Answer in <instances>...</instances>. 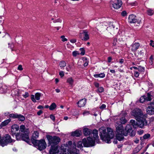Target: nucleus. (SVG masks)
<instances>
[{"label": "nucleus", "instance_id": "obj_1", "mask_svg": "<svg viewBox=\"0 0 154 154\" xmlns=\"http://www.w3.org/2000/svg\"><path fill=\"white\" fill-rule=\"evenodd\" d=\"M119 122H117L115 125L116 130V138L117 140L121 141L124 139L123 136H126L127 133H124V130L122 126V124H125L127 121L124 117H122L120 119Z\"/></svg>", "mask_w": 154, "mask_h": 154}, {"label": "nucleus", "instance_id": "obj_2", "mask_svg": "<svg viewBox=\"0 0 154 154\" xmlns=\"http://www.w3.org/2000/svg\"><path fill=\"white\" fill-rule=\"evenodd\" d=\"M107 132L106 128L102 127L100 129V136L102 140L105 142L109 143L110 139L114 137V134L112 130L110 128H107Z\"/></svg>", "mask_w": 154, "mask_h": 154}, {"label": "nucleus", "instance_id": "obj_3", "mask_svg": "<svg viewBox=\"0 0 154 154\" xmlns=\"http://www.w3.org/2000/svg\"><path fill=\"white\" fill-rule=\"evenodd\" d=\"M92 134L93 135V138L89 137L86 139L84 138L83 139V145L85 147H88L94 146L95 142H98L99 137L98 135V131L96 129L93 130Z\"/></svg>", "mask_w": 154, "mask_h": 154}, {"label": "nucleus", "instance_id": "obj_4", "mask_svg": "<svg viewBox=\"0 0 154 154\" xmlns=\"http://www.w3.org/2000/svg\"><path fill=\"white\" fill-rule=\"evenodd\" d=\"M61 146L60 149L57 146H51L49 151L50 154H68V151H66V148H63Z\"/></svg>", "mask_w": 154, "mask_h": 154}, {"label": "nucleus", "instance_id": "obj_5", "mask_svg": "<svg viewBox=\"0 0 154 154\" xmlns=\"http://www.w3.org/2000/svg\"><path fill=\"white\" fill-rule=\"evenodd\" d=\"M32 143L40 150L44 149L46 147L47 144L45 141L43 139L39 140H32Z\"/></svg>", "mask_w": 154, "mask_h": 154}, {"label": "nucleus", "instance_id": "obj_6", "mask_svg": "<svg viewBox=\"0 0 154 154\" xmlns=\"http://www.w3.org/2000/svg\"><path fill=\"white\" fill-rule=\"evenodd\" d=\"M46 137L48 141V143L51 146H57L56 145L60 141V138L56 136L52 137L49 135L47 136Z\"/></svg>", "mask_w": 154, "mask_h": 154}, {"label": "nucleus", "instance_id": "obj_7", "mask_svg": "<svg viewBox=\"0 0 154 154\" xmlns=\"http://www.w3.org/2000/svg\"><path fill=\"white\" fill-rule=\"evenodd\" d=\"M131 115L134 116L136 120H137L143 116V114L140 109L136 108L132 111Z\"/></svg>", "mask_w": 154, "mask_h": 154}, {"label": "nucleus", "instance_id": "obj_8", "mask_svg": "<svg viewBox=\"0 0 154 154\" xmlns=\"http://www.w3.org/2000/svg\"><path fill=\"white\" fill-rule=\"evenodd\" d=\"M111 6L115 9H118L122 6V2L121 0H112L110 2Z\"/></svg>", "mask_w": 154, "mask_h": 154}, {"label": "nucleus", "instance_id": "obj_9", "mask_svg": "<svg viewBox=\"0 0 154 154\" xmlns=\"http://www.w3.org/2000/svg\"><path fill=\"white\" fill-rule=\"evenodd\" d=\"M128 22L130 23H137V24H140L141 22V20L140 18H137L135 15L134 14H131L129 16Z\"/></svg>", "mask_w": 154, "mask_h": 154}, {"label": "nucleus", "instance_id": "obj_10", "mask_svg": "<svg viewBox=\"0 0 154 154\" xmlns=\"http://www.w3.org/2000/svg\"><path fill=\"white\" fill-rule=\"evenodd\" d=\"M3 143H2V146H4L8 143L14 142V140H12L9 135H6V136L3 137Z\"/></svg>", "mask_w": 154, "mask_h": 154}, {"label": "nucleus", "instance_id": "obj_11", "mask_svg": "<svg viewBox=\"0 0 154 154\" xmlns=\"http://www.w3.org/2000/svg\"><path fill=\"white\" fill-rule=\"evenodd\" d=\"M138 123V127L142 128L144 126L147 124V122L146 119L143 117H141L137 120Z\"/></svg>", "mask_w": 154, "mask_h": 154}, {"label": "nucleus", "instance_id": "obj_12", "mask_svg": "<svg viewBox=\"0 0 154 154\" xmlns=\"http://www.w3.org/2000/svg\"><path fill=\"white\" fill-rule=\"evenodd\" d=\"M43 95L41 93L37 92L35 94V95H31V98L32 100L34 103L36 102V100H38L40 99V97Z\"/></svg>", "mask_w": 154, "mask_h": 154}, {"label": "nucleus", "instance_id": "obj_13", "mask_svg": "<svg viewBox=\"0 0 154 154\" xmlns=\"http://www.w3.org/2000/svg\"><path fill=\"white\" fill-rule=\"evenodd\" d=\"M80 37L84 41H87L89 38V35L87 32L84 31L80 34Z\"/></svg>", "mask_w": 154, "mask_h": 154}, {"label": "nucleus", "instance_id": "obj_14", "mask_svg": "<svg viewBox=\"0 0 154 154\" xmlns=\"http://www.w3.org/2000/svg\"><path fill=\"white\" fill-rule=\"evenodd\" d=\"M146 112L150 115L154 114V103H151L150 105L146 109Z\"/></svg>", "mask_w": 154, "mask_h": 154}, {"label": "nucleus", "instance_id": "obj_15", "mask_svg": "<svg viewBox=\"0 0 154 154\" xmlns=\"http://www.w3.org/2000/svg\"><path fill=\"white\" fill-rule=\"evenodd\" d=\"M21 139L27 143L29 142V133L27 131L24 132L21 134Z\"/></svg>", "mask_w": 154, "mask_h": 154}, {"label": "nucleus", "instance_id": "obj_16", "mask_svg": "<svg viewBox=\"0 0 154 154\" xmlns=\"http://www.w3.org/2000/svg\"><path fill=\"white\" fill-rule=\"evenodd\" d=\"M151 100V95L149 93H147V96H143L141 97L140 100V101L141 103H143L145 100L150 101Z\"/></svg>", "mask_w": 154, "mask_h": 154}, {"label": "nucleus", "instance_id": "obj_17", "mask_svg": "<svg viewBox=\"0 0 154 154\" xmlns=\"http://www.w3.org/2000/svg\"><path fill=\"white\" fill-rule=\"evenodd\" d=\"M19 129V126L16 124H14L11 127V132L12 135L15 134L16 132Z\"/></svg>", "mask_w": 154, "mask_h": 154}, {"label": "nucleus", "instance_id": "obj_18", "mask_svg": "<svg viewBox=\"0 0 154 154\" xmlns=\"http://www.w3.org/2000/svg\"><path fill=\"white\" fill-rule=\"evenodd\" d=\"M140 45L139 43L135 42L133 43L131 45V51L134 52L139 48Z\"/></svg>", "mask_w": 154, "mask_h": 154}, {"label": "nucleus", "instance_id": "obj_19", "mask_svg": "<svg viewBox=\"0 0 154 154\" xmlns=\"http://www.w3.org/2000/svg\"><path fill=\"white\" fill-rule=\"evenodd\" d=\"M82 143L83 144V141L82 142L81 141H79L77 143V146H76V143L75 142H74L72 144L73 149H75L76 146H77V147L80 149L82 148L83 147L82 145Z\"/></svg>", "mask_w": 154, "mask_h": 154}, {"label": "nucleus", "instance_id": "obj_20", "mask_svg": "<svg viewBox=\"0 0 154 154\" xmlns=\"http://www.w3.org/2000/svg\"><path fill=\"white\" fill-rule=\"evenodd\" d=\"M86 100L85 99L80 100L77 103L78 106L79 107H82L84 106L86 103Z\"/></svg>", "mask_w": 154, "mask_h": 154}, {"label": "nucleus", "instance_id": "obj_21", "mask_svg": "<svg viewBox=\"0 0 154 154\" xmlns=\"http://www.w3.org/2000/svg\"><path fill=\"white\" fill-rule=\"evenodd\" d=\"M91 130L86 127H84L83 132L85 136H87L89 135L91 133Z\"/></svg>", "mask_w": 154, "mask_h": 154}, {"label": "nucleus", "instance_id": "obj_22", "mask_svg": "<svg viewBox=\"0 0 154 154\" xmlns=\"http://www.w3.org/2000/svg\"><path fill=\"white\" fill-rule=\"evenodd\" d=\"M82 131H81L76 130L75 131L72 132L71 133V135L73 136L78 137L81 135Z\"/></svg>", "mask_w": 154, "mask_h": 154}, {"label": "nucleus", "instance_id": "obj_23", "mask_svg": "<svg viewBox=\"0 0 154 154\" xmlns=\"http://www.w3.org/2000/svg\"><path fill=\"white\" fill-rule=\"evenodd\" d=\"M39 137V133L37 131H35L33 133L32 135V137L31 139L32 143V140H35V139H37Z\"/></svg>", "mask_w": 154, "mask_h": 154}, {"label": "nucleus", "instance_id": "obj_24", "mask_svg": "<svg viewBox=\"0 0 154 154\" xmlns=\"http://www.w3.org/2000/svg\"><path fill=\"white\" fill-rule=\"evenodd\" d=\"M74 82V79L72 77L68 78L66 80V82L70 85L72 86L73 85Z\"/></svg>", "mask_w": 154, "mask_h": 154}, {"label": "nucleus", "instance_id": "obj_25", "mask_svg": "<svg viewBox=\"0 0 154 154\" xmlns=\"http://www.w3.org/2000/svg\"><path fill=\"white\" fill-rule=\"evenodd\" d=\"M130 123L133 126L134 128H136L138 127V122H136L134 120H131Z\"/></svg>", "mask_w": 154, "mask_h": 154}, {"label": "nucleus", "instance_id": "obj_26", "mask_svg": "<svg viewBox=\"0 0 154 154\" xmlns=\"http://www.w3.org/2000/svg\"><path fill=\"white\" fill-rule=\"evenodd\" d=\"M11 120L10 119L6 120L4 122H2L1 124V126L2 127L6 126L11 122Z\"/></svg>", "mask_w": 154, "mask_h": 154}, {"label": "nucleus", "instance_id": "obj_27", "mask_svg": "<svg viewBox=\"0 0 154 154\" xmlns=\"http://www.w3.org/2000/svg\"><path fill=\"white\" fill-rule=\"evenodd\" d=\"M17 119H18V120L19 121H24L25 119V118L24 116L21 115V114L18 115L17 114Z\"/></svg>", "mask_w": 154, "mask_h": 154}, {"label": "nucleus", "instance_id": "obj_28", "mask_svg": "<svg viewBox=\"0 0 154 154\" xmlns=\"http://www.w3.org/2000/svg\"><path fill=\"white\" fill-rule=\"evenodd\" d=\"M67 145L68 146L69 149H66V148H66V151L67 150L68 152H68L69 151H70L71 150V146L72 145V142L70 141H69L68 142V144ZM68 154H69L68 153Z\"/></svg>", "mask_w": 154, "mask_h": 154}, {"label": "nucleus", "instance_id": "obj_29", "mask_svg": "<svg viewBox=\"0 0 154 154\" xmlns=\"http://www.w3.org/2000/svg\"><path fill=\"white\" fill-rule=\"evenodd\" d=\"M66 65V63L64 61H61L59 63V66L62 69V68L65 67Z\"/></svg>", "mask_w": 154, "mask_h": 154}, {"label": "nucleus", "instance_id": "obj_30", "mask_svg": "<svg viewBox=\"0 0 154 154\" xmlns=\"http://www.w3.org/2000/svg\"><path fill=\"white\" fill-rule=\"evenodd\" d=\"M57 107L56 105L54 103H52L49 107V109L50 110H53Z\"/></svg>", "mask_w": 154, "mask_h": 154}, {"label": "nucleus", "instance_id": "obj_31", "mask_svg": "<svg viewBox=\"0 0 154 154\" xmlns=\"http://www.w3.org/2000/svg\"><path fill=\"white\" fill-rule=\"evenodd\" d=\"M154 13V11L153 10L150 9H148L147 10V14L150 16H151Z\"/></svg>", "mask_w": 154, "mask_h": 154}, {"label": "nucleus", "instance_id": "obj_32", "mask_svg": "<svg viewBox=\"0 0 154 154\" xmlns=\"http://www.w3.org/2000/svg\"><path fill=\"white\" fill-rule=\"evenodd\" d=\"M14 92V95L15 96H19L20 95L19 94V90L18 89H16L14 91H12V93L13 94V92Z\"/></svg>", "mask_w": 154, "mask_h": 154}, {"label": "nucleus", "instance_id": "obj_33", "mask_svg": "<svg viewBox=\"0 0 154 154\" xmlns=\"http://www.w3.org/2000/svg\"><path fill=\"white\" fill-rule=\"evenodd\" d=\"M17 114L16 113H15V114L12 113V114H10L9 115V116L10 118H17Z\"/></svg>", "mask_w": 154, "mask_h": 154}, {"label": "nucleus", "instance_id": "obj_34", "mask_svg": "<svg viewBox=\"0 0 154 154\" xmlns=\"http://www.w3.org/2000/svg\"><path fill=\"white\" fill-rule=\"evenodd\" d=\"M84 62V66H88V61L87 60L86 58H84L83 59V60Z\"/></svg>", "mask_w": 154, "mask_h": 154}, {"label": "nucleus", "instance_id": "obj_35", "mask_svg": "<svg viewBox=\"0 0 154 154\" xmlns=\"http://www.w3.org/2000/svg\"><path fill=\"white\" fill-rule=\"evenodd\" d=\"M72 55L74 57H76L80 54L77 51H74L72 52Z\"/></svg>", "mask_w": 154, "mask_h": 154}, {"label": "nucleus", "instance_id": "obj_36", "mask_svg": "<svg viewBox=\"0 0 154 154\" xmlns=\"http://www.w3.org/2000/svg\"><path fill=\"white\" fill-rule=\"evenodd\" d=\"M25 126L24 125H21L20 126V131L24 133V132H25Z\"/></svg>", "mask_w": 154, "mask_h": 154}, {"label": "nucleus", "instance_id": "obj_37", "mask_svg": "<svg viewBox=\"0 0 154 154\" xmlns=\"http://www.w3.org/2000/svg\"><path fill=\"white\" fill-rule=\"evenodd\" d=\"M16 137V139L17 140H20L21 139V135H20L19 134H17L15 135Z\"/></svg>", "mask_w": 154, "mask_h": 154}, {"label": "nucleus", "instance_id": "obj_38", "mask_svg": "<svg viewBox=\"0 0 154 154\" xmlns=\"http://www.w3.org/2000/svg\"><path fill=\"white\" fill-rule=\"evenodd\" d=\"M138 70L140 72H143L144 70V68L141 66H139V67L138 68Z\"/></svg>", "mask_w": 154, "mask_h": 154}, {"label": "nucleus", "instance_id": "obj_39", "mask_svg": "<svg viewBox=\"0 0 154 154\" xmlns=\"http://www.w3.org/2000/svg\"><path fill=\"white\" fill-rule=\"evenodd\" d=\"M60 38L61 39L62 41L63 42H64L65 41H67V39L65 38V37L64 35L61 36L60 37Z\"/></svg>", "mask_w": 154, "mask_h": 154}, {"label": "nucleus", "instance_id": "obj_40", "mask_svg": "<svg viewBox=\"0 0 154 154\" xmlns=\"http://www.w3.org/2000/svg\"><path fill=\"white\" fill-rule=\"evenodd\" d=\"M80 50L81 51L80 54L82 55H83L85 54V51L83 48H81Z\"/></svg>", "mask_w": 154, "mask_h": 154}, {"label": "nucleus", "instance_id": "obj_41", "mask_svg": "<svg viewBox=\"0 0 154 154\" xmlns=\"http://www.w3.org/2000/svg\"><path fill=\"white\" fill-rule=\"evenodd\" d=\"M98 91L100 93L103 92L104 91V88L102 87L98 88Z\"/></svg>", "mask_w": 154, "mask_h": 154}, {"label": "nucleus", "instance_id": "obj_42", "mask_svg": "<svg viewBox=\"0 0 154 154\" xmlns=\"http://www.w3.org/2000/svg\"><path fill=\"white\" fill-rule=\"evenodd\" d=\"M150 137V135L149 134H145L143 137L144 139H146Z\"/></svg>", "mask_w": 154, "mask_h": 154}, {"label": "nucleus", "instance_id": "obj_43", "mask_svg": "<svg viewBox=\"0 0 154 154\" xmlns=\"http://www.w3.org/2000/svg\"><path fill=\"white\" fill-rule=\"evenodd\" d=\"M121 15H122V16H123V17H125V16H127V12H126L124 11H123L122 13H121Z\"/></svg>", "mask_w": 154, "mask_h": 154}, {"label": "nucleus", "instance_id": "obj_44", "mask_svg": "<svg viewBox=\"0 0 154 154\" xmlns=\"http://www.w3.org/2000/svg\"><path fill=\"white\" fill-rule=\"evenodd\" d=\"M106 106L104 104H102L100 107V108L102 109L103 110L104 109H105L106 107Z\"/></svg>", "mask_w": 154, "mask_h": 154}, {"label": "nucleus", "instance_id": "obj_45", "mask_svg": "<svg viewBox=\"0 0 154 154\" xmlns=\"http://www.w3.org/2000/svg\"><path fill=\"white\" fill-rule=\"evenodd\" d=\"M3 137H2L0 135V144L2 146V143H3Z\"/></svg>", "mask_w": 154, "mask_h": 154}, {"label": "nucleus", "instance_id": "obj_46", "mask_svg": "<svg viewBox=\"0 0 154 154\" xmlns=\"http://www.w3.org/2000/svg\"><path fill=\"white\" fill-rule=\"evenodd\" d=\"M59 75L61 77H63L64 75L63 72L62 71H60L59 72Z\"/></svg>", "mask_w": 154, "mask_h": 154}, {"label": "nucleus", "instance_id": "obj_47", "mask_svg": "<svg viewBox=\"0 0 154 154\" xmlns=\"http://www.w3.org/2000/svg\"><path fill=\"white\" fill-rule=\"evenodd\" d=\"M23 96L24 98H27L29 96V93L28 92H25L24 94L23 95Z\"/></svg>", "mask_w": 154, "mask_h": 154}, {"label": "nucleus", "instance_id": "obj_48", "mask_svg": "<svg viewBox=\"0 0 154 154\" xmlns=\"http://www.w3.org/2000/svg\"><path fill=\"white\" fill-rule=\"evenodd\" d=\"M17 69L20 71H22L23 70L22 66L21 65H20L18 66L17 67Z\"/></svg>", "mask_w": 154, "mask_h": 154}, {"label": "nucleus", "instance_id": "obj_49", "mask_svg": "<svg viewBox=\"0 0 154 154\" xmlns=\"http://www.w3.org/2000/svg\"><path fill=\"white\" fill-rule=\"evenodd\" d=\"M139 73L137 71H135L134 73V75L135 77H137L139 76Z\"/></svg>", "mask_w": 154, "mask_h": 154}, {"label": "nucleus", "instance_id": "obj_50", "mask_svg": "<svg viewBox=\"0 0 154 154\" xmlns=\"http://www.w3.org/2000/svg\"><path fill=\"white\" fill-rule=\"evenodd\" d=\"M66 70L67 71H69L71 69V67L70 65H68L67 66L66 68Z\"/></svg>", "mask_w": 154, "mask_h": 154}, {"label": "nucleus", "instance_id": "obj_51", "mask_svg": "<svg viewBox=\"0 0 154 154\" xmlns=\"http://www.w3.org/2000/svg\"><path fill=\"white\" fill-rule=\"evenodd\" d=\"M105 76V75L103 73H101L99 74V77L100 78H104Z\"/></svg>", "mask_w": 154, "mask_h": 154}, {"label": "nucleus", "instance_id": "obj_52", "mask_svg": "<svg viewBox=\"0 0 154 154\" xmlns=\"http://www.w3.org/2000/svg\"><path fill=\"white\" fill-rule=\"evenodd\" d=\"M89 114V112L88 111H85L83 113V114L84 116L88 115Z\"/></svg>", "mask_w": 154, "mask_h": 154}, {"label": "nucleus", "instance_id": "obj_53", "mask_svg": "<svg viewBox=\"0 0 154 154\" xmlns=\"http://www.w3.org/2000/svg\"><path fill=\"white\" fill-rule=\"evenodd\" d=\"M50 118L53 120V121H54L55 120V116L53 115H51L50 116Z\"/></svg>", "mask_w": 154, "mask_h": 154}, {"label": "nucleus", "instance_id": "obj_54", "mask_svg": "<svg viewBox=\"0 0 154 154\" xmlns=\"http://www.w3.org/2000/svg\"><path fill=\"white\" fill-rule=\"evenodd\" d=\"M143 133V130H141L138 131V133L139 135L142 134Z\"/></svg>", "mask_w": 154, "mask_h": 154}, {"label": "nucleus", "instance_id": "obj_55", "mask_svg": "<svg viewBox=\"0 0 154 154\" xmlns=\"http://www.w3.org/2000/svg\"><path fill=\"white\" fill-rule=\"evenodd\" d=\"M79 151L76 150V152H72L71 153V154H79Z\"/></svg>", "mask_w": 154, "mask_h": 154}, {"label": "nucleus", "instance_id": "obj_56", "mask_svg": "<svg viewBox=\"0 0 154 154\" xmlns=\"http://www.w3.org/2000/svg\"><path fill=\"white\" fill-rule=\"evenodd\" d=\"M150 63H151V64H152V62H153V56H151L150 58Z\"/></svg>", "mask_w": 154, "mask_h": 154}, {"label": "nucleus", "instance_id": "obj_57", "mask_svg": "<svg viewBox=\"0 0 154 154\" xmlns=\"http://www.w3.org/2000/svg\"><path fill=\"white\" fill-rule=\"evenodd\" d=\"M76 41V40L75 39H72L70 40V42L72 43H75Z\"/></svg>", "mask_w": 154, "mask_h": 154}, {"label": "nucleus", "instance_id": "obj_58", "mask_svg": "<svg viewBox=\"0 0 154 154\" xmlns=\"http://www.w3.org/2000/svg\"><path fill=\"white\" fill-rule=\"evenodd\" d=\"M42 110H40L37 112V114L38 115L40 116L42 113Z\"/></svg>", "mask_w": 154, "mask_h": 154}, {"label": "nucleus", "instance_id": "obj_59", "mask_svg": "<svg viewBox=\"0 0 154 154\" xmlns=\"http://www.w3.org/2000/svg\"><path fill=\"white\" fill-rule=\"evenodd\" d=\"M94 85L97 88H99V85L98 83L95 82L94 83Z\"/></svg>", "mask_w": 154, "mask_h": 154}, {"label": "nucleus", "instance_id": "obj_60", "mask_svg": "<svg viewBox=\"0 0 154 154\" xmlns=\"http://www.w3.org/2000/svg\"><path fill=\"white\" fill-rule=\"evenodd\" d=\"M150 42H151L150 44V45L154 48V45H153V41L151 40L150 41Z\"/></svg>", "mask_w": 154, "mask_h": 154}, {"label": "nucleus", "instance_id": "obj_61", "mask_svg": "<svg viewBox=\"0 0 154 154\" xmlns=\"http://www.w3.org/2000/svg\"><path fill=\"white\" fill-rule=\"evenodd\" d=\"M124 61V60L122 59H121L119 60V63L121 64H122Z\"/></svg>", "mask_w": 154, "mask_h": 154}, {"label": "nucleus", "instance_id": "obj_62", "mask_svg": "<svg viewBox=\"0 0 154 154\" xmlns=\"http://www.w3.org/2000/svg\"><path fill=\"white\" fill-rule=\"evenodd\" d=\"M108 62L109 63L112 60V58L111 57H109L108 58Z\"/></svg>", "mask_w": 154, "mask_h": 154}, {"label": "nucleus", "instance_id": "obj_63", "mask_svg": "<svg viewBox=\"0 0 154 154\" xmlns=\"http://www.w3.org/2000/svg\"><path fill=\"white\" fill-rule=\"evenodd\" d=\"M135 132H134L133 131H132V132L131 133V136H134L135 135Z\"/></svg>", "mask_w": 154, "mask_h": 154}, {"label": "nucleus", "instance_id": "obj_64", "mask_svg": "<svg viewBox=\"0 0 154 154\" xmlns=\"http://www.w3.org/2000/svg\"><path fill=\"white\" fill-rule=\"evenodd\" d=\"M110 72L112 73H115V71L114 70H110Z\"/></svg>", "mask_w": 154, "mask_h": 154}]
</instances>
